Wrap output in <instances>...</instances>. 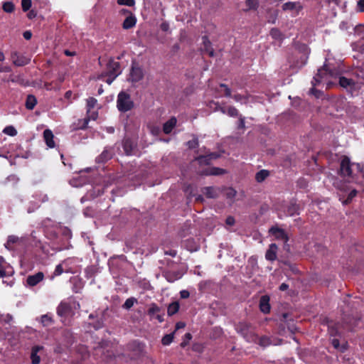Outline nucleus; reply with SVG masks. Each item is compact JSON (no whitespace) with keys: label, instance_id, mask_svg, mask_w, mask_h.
<instances>
[{"label":"nucleus","instance_id":"60","mask_svg":"<svg viewBox=\"0 0 364 364\" xmlns=\"http://www.w3.org/2000/svg\"><path fill=\"white\" fill-rule=\"evenodd\" d=\"M236 102H241L242 100H247V97L240 94H236L232 97Z\"/></svg>","mask_w":364,"mask_h":364},{"label":"nucleus","instance_id":"28","mask_svg":"<svg viewBox=\"0 0 364 364\" xmlns=\"http://www.w3.org/2000/svg\"><path fill=\"white\" fill-rule=\"evenodd\" d=\"M37 104V99L33 95H28L26 100V108L28 110H32Z\"/></svg>","mask_w":364,"mask_h":364},{"label":"nucleus","instance_id":"56","mask_svg":"<svg viewBox=\"0 0 364 364\" xmlns=\"http://www.w3.org/2000/svg\"><path fill=\"white\" fill-rule=\"evenodd\" d=\"M357 9L360 12H364V0H359L358 1Z\"/></svg>","mask_w":364,"mask_h":364},{"label":"nucleus","instance_id":"40","mask_svg":"<svg viewBox=\"0 0 364 364\" xmlns=\"http://www.w3.org/2000/svg\"><path fill=\"white\" fill-rule=\"evenodd\" d=\"M3 132L11 136H14L17 134V131L13 126L6 127L4 129Z\"/></svg>","mask_w":364,"mask_h":364},{"label":"nucleus","instance_id":"51","mask_svg":"<svg viewBox=\"0 0 364 364\" xmlns=\"http://www.w3.org/2000/svg\"><path fill=\"white\" fill-rule=\"evenodd\" d=\"M64 272L63 264H59L55 267V269L53 272V276H59Z\"/></svg>","mask_w":364,"mask_h":364},{"label":"nucleus","instance_id":"3","mask_svg":"<svg viewBox=\"0 0 364 364\" xmlns=\"http://www.w3.org/2000/svg\"><path fill=\"white\" fill-rule=\"evenodd\" d=\"M134 106L129 94L122 91L118 94L117 107L119 112H127L130 111Z\"/></svg>","mask_w":364,"mask_h":364},{"label":"nucleus","instance_id":"11","mask_svg":"<svg viewBox=\"0 0 364 364\" xmlns=\"http://www.w3.org/2000/svg\"><path fill=\"white\" fill-rule=\"evenodd\" d=\"M120 63L118 61H115L114 59L111 58L107 63L106 67V75H117V77L119 75L120 71Z\"/></svg>","mask_w":364,"mask_h":364},{"label":"nucleus","instance_id":"50","mask_svg":"<svg viewBox=\"0 0 364 364\" xmlns=\"http://www.w3.org/2000/svg\"><path fill=\"white\" fill-rule=\"evenodd\" d=\"M119 5H125L128 6H133L135 4L134 0H117Z\"/></svg>","mask_w":364,"mask_h":364},{"label":"nucleus","instance_id":"4","mask_svg":"<svg viewBox=\"0 0 364 364\" xmlns=\"http://www.w3.org/2000/svg\"><path fill=\"white\" fill-rule=\"evenodd\" d=\"M353 163L348 156L343 155L341 157L340 168L338 171V174L342 177H351L353 174L352 170Z\"/></svg>","mask_w":364,"mask_h":364},{"label":"nucleus","instance_id":"46","mask_svg":"<svg viewBox=\"0 0 364 364\" xmlns=\"http://www.w3.org/2000/svg\"><path fill=\"white\" fill-rule=\"evenodd\" d=\"M32 5L31 0H21V7L23 11H28L30 10Z\"/></svg>","mask_w":364,"mask_h":364},{"label":"nucleus","instance_id":"22","mask_svg":"<svg viewBox=\"0 0 364 364\" xmlns=\"http://www.w3.org/2000/svg\"><path fill=\"white\" fill-rule=\"evenodd\" d=\"M136 23V18L133 15V14L130 13V15L124 19L122 23V28L127 30L135 26Z\"/></svg>","mask_w":364,"mask_h":364},{"label":"nucleus","instance_id":"30","mask_svg":"<svg viewBox=\"0 0 364 364\" xmlns=\"http://www.w3.org/2000/svg\"><path fill=\"white\" fill-rule=\"evenodd\" d=\"M179 307H180V305L178 301H174V302L171 303L168 306V309H167L168 315L169 316H171L176 314L178 311Z\"/></svg>","mask_w":364,"mask_h":364},{"label":"nucleus","instance_id":"55","mask_svg":"<svg viewBox=\"0 0 364 364\" xmlns=\"http://www.w3.org/2000/svg\"><path fill=\"white\" fill-rule=\"evenodd\" d=\"M92 326L95 330H98V329L102 328L104 326V323H103L102 320L99 319L95 323H93Z\"/></svg>","mask_w":364,"mask_h":364},{"label":"nucleus","instance_id":"31","mask_svg":"<svg viewBox=\"0 0 364 364\" xmlns=\"http://www.w3.org/2000/svg\"><path fill=\"white\" fill-rule=\"evenodd\" d=\"M269 171L265 169L260 170L256 173L255 180L258 183H262L269 176Z\"/></svg>","mask_w":364,"mask_h":364},{"label":"nucleus","instance_id":"54","mask_svg":"<svg viewBox=\"0 0 364 364\" xmlns=\"http://www.w3.org/2000/svg\"><path fill=\"white\" fill-rule=\"evenodd\" d=\"M103 76H106L107 77V78L105 80V82L110 85L112 83V82L115 80V78L117 77V75H106V73L105 74H102Z\"/></svg>","mask_w":364,"mask_h":364},{"label":"nucleus","instance_id":"6","mask_svg":"<svg viewBox=\"0 0 364 364\" xmlns=\"http://www.w3.org/2000/svg\"><path fill=\"white\" fill-rule=\"evenodd\" d=\"M360 320V316L358 314L355 315L344 314L342 320V326L347 331H352L358 325Z\"/></svg>","mask_w":364,"mask_h":364},{"label":"nucleus","instance_id":"63","mask_svg":"<svg viewBox=\"0 0 364 364\" xmlns=\"http://www.w3.org/2000/svg\"><path fill=\"white\" fill-rule=\"evenodd\" d=\"M164 254L174 257L176 256L177 252L175 250H170L165 251Z\"/></svg>","mask_w":364,"mask_h":364},{"label":"nucleus","instance_id":"2","mask_svg":"<svg viewBox=\"0 0 364 364\" xmlns=\"http://www.w3.org/2000/svg\"><path fill=\"white\" fill-rule=\"evenodd\" d=\"M328 75H332V73L330 70H328L326 65H323L322 68L318 69V73L313 77L311 81L313 87L309 90V93L314 95L316 98H319L322 94V92L316 89L315 87L318 85L322 80Z\"/></svg>","mask_w":364,"mask_h":364},{"label":"nucleus","instance_id":"49","mask_svg":"<svg viewBox=\"0 0 364 364\" xmlns=\"http://www.w3.org/2000/svg\"><path fill=\"white\" fill-rule=\"evenodd\" d=\"M220 87L221 88H223V90H224V95L225 97H232V95H231V90L228 87V86L225 84H223V83H221L220 85Z\"/></svg>","mask_w":364,"mask_h":364},{"label":"nucleus","instance_id":"37","mask_svg":"<svg viewBox=\"0 0 364 364\" xmlns=\"http://www.w3.org/2000/svg\"><path fill=\"white\" fill-rule=\"evenodd\" d=\"M245 4L248 10H257L259 6L258 0H246Z\"/></svg>","mask_w":364,"mask_h":364},{"label":"nucleus","instance_id":"21","mask_svg":"<svg viewBox=\"0 0 364 364\" xmlns=\"http://www.w3.org/2000/svg\"><path fill=\"white\" fill-rule=\"evenodd\" d=\"M163 276L168 282H174L181 277V273L176 271H165Z\"/></svg>","mask_w":364,"mask_h":364},{"label":"nucleus","instance_id":"44","mask_svg":"<svg viewBox=\"0 0 364 364\" xmlns=\"http://www.w3.org/2000/svg\"><path fill=\"white\" fill-rule=\"evenodd\" d=\"M270 36L272 37V38L279 40L282 38V34L278 28H273L270 31Z\"/></svg>","mask_w":364,"mask_h":364},{"label":"nucleus","instance_id":"1","mask_svg":"<svg viewBox=\"0 0 364 364\" xmlns=\"http://www.w3.org/2000/svg\"><path fill=\"white\" fill-rule=\"evenodd\" d=\"M338 84L342 88L345 89L350 96L358 95L360 90L364 85V83L362 82L345 76L339 77Z\"/></svg>","mask_w":364,"mask_h":364},{"label":"nucleus","instance_id":"42","mask_svg":"<svg viewBox=\"0 0 364 364\" xmlns=\"http://www.w3.org/2000/svg\"><path fill=\"white\" fill-rule=\"evenodd\" d=\"M296 8V3L288 1L282 5V9L284 11H293Z\"/></svg>","mask_w":364,"mask_h":364},{"label":"nucleus","instance_id":"32","mask_svg":"<svg viewBox=\"0 0 364 364\" xmlns=\"http://www.w3.org/2000/svg\"><path fill=\"white\" fill-rule=\"evenodd\" d=\"M112 158V154L109 151H104L102 153L97 156V161L98 163H105Z\"/></svg>","mask_w":364,"mask_h":364},{"label":"nucleus","instance_id":"48","mask_svg":"<svg viewBox=\"0 0 364 364\" xmlns=\"http://www.w3.org/2000/svg\"><path fill=\"white\" fill-rule=\"evenodd\" d=\"M237 191L233 188H228L226 190L225 196L227 198L232 199L235 197Z\"/></svg>","mask_w":364,"mask_h":364},{"label":"nucleus","instance_id":"14","mask_svg":"<svg viewBox=\"0 0 364 364\" xmlns=\"http://www.w3.org/2000/svg\"><path fill=\"white\" fill-rule=\"evenodd\" d=\"M11 59L13 61V63L16 66H24L29 63L30 59L20 55L17 52H14L11 54Z\"/></svg>","mask_w":364,"mask_h":364},{"label":"nucleus","instance_id":"25","mask_svg":"<svg viewBox=\"0 0 364 364\" xmlns=\"http://www.w3.org/2000/svg\"><path fill=\"white\" fill-rule=\"evenodd\" d=\"M42 349V347L39 346H35L31 349V363L33 364H39L41 361L40 356L38 355V353L40 350Z\"/></svg>","mask_w":364,"mask_h":364},{"label":"nucleus","instance_id":"12","mask_svg":"<svg viewBox=\"0 0 364 364\" xmlns=\"http://www.w3.org/2000/svg\"><path fill=\"white\" fill-rule=\"evenodd\" d=\"M269 233L277 240H282L284 243L289 240V237L284 229L273 226L269 229Z\"/></svg>","mask_w":364,"mask_h":364},{"label":"nucleus","instance_id":"35","mask_svg":"<svg viewBox=\"0 0 364 364\" xmlns=\"http://www.w3.org/2000/svg\"><path fill=\"white\" fill-rule=\"evenodd\" d=\"M135 303H137V299L136 298H128L122 305V308L129 310L134 306Z\"/></svg>","mask_w":364,"mask_h":364},{"label":"nucleus","instance_id":"9","mask_svg":"<svg viewBox=\"0 0 364 364\" xmlns=\"http://www.w3.org/2000/svg\"><path fill=\"white\" fill-rule=\"evenodd\" d=\"M128 349L135 355L140 356L144 351L145 344L138 340H134L128 344Z\"/></svg>","mask_w":364,"mask_h":364},{"label":"nucleus","instance_id":"29","mask_svg":"<svg viewBox=\"0 0 364 364\" xmlns=\"http://www.w3.org/2000/svg\"><path fill=\"white\" fill-rule=\"evenodd\" d=\"M161 311V309L156 303H151L149 304V309L147 310V314L152 318L157 314L160 313Z\"/></svg>","mask_w":364,"mask_h":364},{"label":"nucleus","instance_id":"43","mask_svg":"<svg viewBox=\"0 0 364 364\" xmlns=\"http://www.w3.org/2000/svg\"><path fill=\"white\" fill-rule=\"evenodd\" d=\"M186 145L188 149H193L198 148L199 145L198 139L197 137H193L192 140H189L187 141Z\"/></svg>","mask_w":364,"mask_h":364},{"label":"nucleus","instance_id":"20","mask_svg":"<svg viewBox=\"0 0 364 364\" xmlns=\"http://www.w3.org/2000/svg\"><path fill=\"white\" fill-rule=\"evenodd\" d=\"M43 138L46 145L49 148H54L55 146V141L53 140L54 135L50 129H46L43 132Z\"/></svg>","mask_w":364,"mask_h":364},{"label":"nucleus","instance_id":"45","mask_svg":"<svg viewBox=\"0 0 364 364\" xmlns=\"http://www.w3.org/2000/svg\"><path fill=\"white\" fill-rule=\"evenodd\" d=\"M227 114L230 117H235L239 114L238 110L233 106L227 107Z\"/></svg>","mask_w":364,"mask_h":364},{"label":"nucleus","instance_id":"7","mask_svg":"<svg viewBox=\"0 0 364 364\" xmlns=\"http://www.w3.org/2000/svg\"><path fill=\"white\" fill-rule=\"evenodd\" d=\"M73 314V307L70 303L61 301L57 307V314L61 318H67Z\"/></svg>","mask_w":364,"mask_h":364},{"label":"nucleus","instance_id":"38","mask_svg":"<svg viewBox=\"0 0 364 364\" xmlns=\"http://www.w3.org/2000/svg\"><path fill=\"white\" fill-rule=\"evenodd\" d=\"M3 10L6 13H12L14 11V4L11 1H6L3 4Z\"/></svg>","mask_w":364,"mask_h":364},{"label":"nucleus","instance_id":"64","mask_svg":"<svg viewBox=\"0 0 364 364\" xmlns=\"http://www.w3.org/2000/svg\"><path fill=\"white\" fill-rule=\"evenodd\" d=\"M23 36L26 40H30L32 37V33L30 31H26L23 32Z\"/></svg>","mask_w":364,"mask_h":364},{"label":"nucleus","instance_id":"5","mask_svg":"<svg viewBox=\"0 0 364 364\" xmlns=\"http://www.w3.org/2000/svg\"><path fill=\"white\" fill-rule=\"evenodd\" d=\"M144 72L143 68L136 62H133L130 68L129 80L132 83L139 82L143 80Z\"/></svg>","mask_w":364,"mask_h":364},{"label":"nucleus","instance_id":"57","mask_svg":"<svg viewBox=\"0 0 364 364\" xmlns=\"http://www.w3.org/2000/svg\"><path fill=\"white\" fill-rule=\"evenodd\" d=\"M160 28L163 31L166 32L169 30V24L166 21L162 22L160 25Z\"/></svg>","mask_w":364,"mask_h":364},{"label":"nucleus","instance_id":"47","mask_svg":"<svg viewBox=\"0 0 364 364\" xmlns=\"http://www.w3.org/2000/svg\"><path fill=\"white\" fill-rule=\"evenodd\" d=\"M192 339V335L191 333H186L184 335V338L183 341L181 343V346L182 348H185L189 343V341Z\"/></svg>","mask_w":364,"mask_h":364},{"label":"nucleus","instance_id":"18","mask_svg":"<svg viewBox=\"0 0 364 364\" xmlns=\"http://www.w3.org/2000/svg\"><path fill=\"white\" fill-rule=\"evenodd\" d=\"M259 309L264 314L270 312L269 297L267 295L262 296L259 300Z\"/></svg>","mask_w":364,"mask_h":364},{"label":"nucleus","instance_id":"53","mask_svg":"<svg viewBox=\"0 0 364 364\" xmlns=\"http://www.w3.org/2000/svg\"><path fill=\"white\" fill-rule=\"evenodd\" d=\"M353 166H355L358 173L364 174V165L360 163H353Z\"/></svg>","mask_w":364,"mask_h":364},{"label":"nucleus","instance_id":"41","mask_svg":"<svg viewBox=\"0 0 364 364\" xmlns=\"http://www.w3.org/2000/svg\"><path fill=\"white\" fill-rule=\"evenodd\" d=\"M41 323L43 326H48L53 323V320L51 316L45 314L41 316Z\"/></svg>","mask_w":364,"mask_h":364},{"label":"nucleus","instance_id":"52","mask_svg":"<svg viewBox=\"0 0 364 364\" xmlns=\"http://www.w3.org/2000/svg\"><path fill=\"white\" fill-rule=\"evenodd\" d=\"M357 195V191L353 189L352 190L348 195V197L345 201V203H350L352 199Z\"/></svg>","mask_w":364,"mask_h":364},{"label":"nucleus","instance_id":"19","mask_svg":"<svg viewBox=\"0 0 364 364\" xmlns=\"http://www.w3.org/2000/svg\"><path fill=\"white\" fill-rule=\"evenodd\" d=\"M277 246L274 243H272L265 254V258L268 261L273 262L277 259Z\"/></svg>","mask_w":364,"mask_h":364},{"label":"nucleus","instance_id":"62","mask_svg":"<svg viewBox=\"0 0 364 364\" xmlns=\"http://www.w3.org/2000/svg\"><path fill=\"white\" fill-rule=\"evenodd\" d=\"M180 296L182 299H187L190 296V293L187 290H182L180 291Z\"/></svg>","mask_w":364,"mask_h":364},{"label":"nucleus","instance_id":"36","mask_svg":"<svg viewBox=\"0 0 364 364\" xmlns=\"http://www.w3.org/2000/svg\"><path fill=\"white\" fill-rule=\"evenodd\" d=\"M97 103V100L93 97H90L87 99V112H90L91 109L95 107Z\"/></svg>","mask_w":364,"mask_h":364},{"label":"nucleus","instance_id":"34","mask_svg":"<svg viewBox=\"0 0 364 364\" xmlns=\"http://www.w3.org/2000/svg\"><path fill=\"white\" fill-rule=\"evenodd\" d=\"M19 238L15 235H9L6 244V247L9 249L13 247V245L19 242Z\"/></svg>","mask_w":364,"mask_h":364},{"label":"nucleus","instance_id":"16","mask_svg":"<svg viewBox=\"0 0 364 364\" xmlns=\"http://www.w3.org/2000/svg\"><path fill=\"white\" fill-rule=\"evenodd\" d=\"M226 173V170L218 167H208L200 171L203 176H220Z\"/></svg>","mask_w":364,"mask_h":364},{"label":"nucleus","instance_id":"27","mask_svg":"<svg viewBox=\"0 0 364 364\" xmlns=\"http://www.w3.org/2000/svg\"><path fill=\"white\" fill-rule=\"evenodd\" d=\"M203 43L204 46V51L206 52L210 57L214 56V50L211 47V42L208 39V36H205L203 37Z\"/></svg>","mask_w":364,"mask_h":364},{"label":"nucleus","instance_id":"59","mask_svg":"<svg viewBox=\"0 0 364 364\" xmlns=\"http://www.w3.org/2000/svg\"><path fill=\"white\" fill-rule=\"evenodd\" d=\"M36 16H37V11L33 9L29 10V11L27 14V16L29 19H33V18H36Z\"/></svg>","mask_w":364,"mask_h":364},{"label":"nucleus","instance_id":"23","mask_svg":"<svg viewBox=\"0 0 364 364\" xmlns=\"http://www.w3.org/2000/svg\"><path fill=\"white\" fill-rule=\"evenodd\" d=\"M176 122L177 120L176 117H171L170 119H168L164 124L163 132L166 134H170L172 132L173 129L175 127Z\"/></svg>","mask_w":364,"mask_h":364},{"label":"nucleus","instance_id":"17","mask_svg":"<svg viewBox=\"0 0 364 364\" xmlns=\"http://www.w3.org/2000/svg\"><path fill=\"white\" fill-rule=\"evenodd\" d=\"M201 191L208 198L215 199L219 196L218 189L213 186L204 187L201 189Z\"/></svg>","mask_w":364,"mask_h":364},{"label":"nucleus","instance_id":"39","mask_svg":"<svg viewBox=\"0 0 364 364\" xmlns=\"http://www.w3.org/2000/svg\"><path fill=\"white\" fill-rule=\"evenodd\" d=\"M9 82H11L14 83H17L19 85H23L24 84V80L21 75H11L10 76L9 79L8 80Z\"/></svg>","mask_w":364,"mask_h":364},{"label":"nucleus","instance_id":"33","mask_svg":"<svg viewBox=\"0 0 364 364\" xmlns=\"http://www.w3.org/2000/svg\"><path fill=\"white\" fill-rule=\"evenodd\" d=\"M173 338H174V332L168 333V334H166L165 336H163V338L161 339V343L164 346H168L173 342Z\"/></svg>","mask_w":364,"mask_h":364},{"label":"nucleus","instance_id":"8","mask_svg":"<svg viewBox=\"0 0 364 364\" xmlns=\"http://www.w3.org/2000/svg\"><path fill=\"white\" fill-rule=\"evenodd\" d=\"M220 155L216 152H212L206 155H200L195 158V161L198 162L200 166H208L210 164L213 159H217Z\"/></svg>","mask_w":364,"mask_h":364},{"label":"nucleus","instance_id":"58","mask_svg":"<svg viewBox=\"0 0 364 364\" xmlns=\"http://www.w3.org/2000/svg\"><path fill=\"white\" fill-rule=\"evenodd\" d=\"M225 223L228 225L232 226L235 224V220L232 216H228L225 220Z\"/></svg>","mask_w":364,"mask_h":364},{"label":"nucleus","instance_id":"24","mask_svg":"<svg viewBox=\"0 0 364 364\" xmlns=\"http://www.w3.org/2000/svg\"><path fill=\"white\" fill-rule=\"evenodd\" d=\"M287 212L290 216L299 215L300 205L297 204L295 200H291L287 207Z\"/></svg>","mask_w":364,"mask_h":364},{"label":"nucleus","instance_id":"13","mask_svg":"<svg viewBox=\"0 0 364 364\" xmlns=\"http://www.w3.org/2000/svg\"><path fill=\"white\" fill-rule=\"evenodd\" d=\"M122 147L127 155H132L136 147V143L132 139L125 137L122 141Z\"/></svg>","mask_w":364,"mask_h":364},{"label":"nucleus","instance_id":"26","mask_svg":"<svg viewBox=\"0 0 364 364\" xmlns=\"http://www.w3.org/2000/svg\"><path fill=\"white\" fill-rule=\"evenodd\" d=\"M255 338H253L252 340L257 343L260 346L262 347H267L270 345H272V341H271V339L269 337H267V336H261V337H257V336H255Z\"/></svg>","mask_w":364,"mask_h":364},{"label":"nucleus","instance_id":"10","mask_svg":"<svg viewBox=\"0 0 364 364\" xmlns=\"http://www.w3.org/2000/svg\"><path fill=\"white\" fill-rule=\"evenodd\" d=\"M44 274L42 272H38L34 274L28 275L26 280V286L29 287H36L44 279Z\"/></svg>","mask_w":364,"mask_h":364},{"label":"nucleus","instance_id":"15","mask_svg":"<svg viewBox=\"0 0 364 364\" xmlns=\"http://www.w3.org/2000/svg\"><path fill=\"white\" fill-rule=\"evenodd\" d=\"M11 268L6 263L4 257L0 256V277L4 278L12 274L13 272L10 270Z\"/></svg>","mask_w":364,"mask_h":364},{"label":"nucleus","instance_id":"61","mask_svg":"<svg viewBox=\"0 0 364 364\" xmlns=\"http://www.w3.org/2000/svg\"><path fill=\"white\" fill-rule=\"evenodd\" d=\"M245 127V118L240 117V119H239L237 128L239 129H244Z\"/></svg>","mask_w":364,"mask_h":364}]
</instances>
